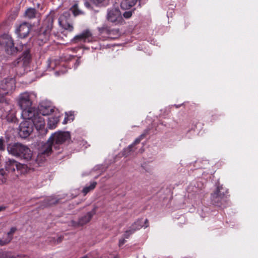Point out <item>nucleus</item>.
Instances as JSON below:
<instances>
[{
	"label": "nucleus",
	"instance_id": "f257e3e1",
	"mask_svg": "<svg viewBox=\"0 0 258 258\" xmlns=\"http://www.w3.org/2000/svg\"><path fill=\"white\" fill-rule=\"evenodd\" d=\"M28 167L14 159H9L4 164V168L0 169V180L5 183L8 179H14L27 172Z\"/></svg>",
	"mask_w": 258,
	"mask_h": 258
},
{
	"label": "nucleus",
	"instance_id": "f03ea898",
	"mask_svg": "<svg viewBox=\"0 0 258 258\" xmlns=\"http://www.w3.org/2000/svg\"><path fill=\"white\" fill-rule=\"evenodd\" d=\"M33 93L25 92L20 94L18 98V104L22 109L21 115L23 118L32 117L34 115V109L31 107Z\"/></svg>",
	"mask_w": 258,
	"mask_h": 258
},
{
	"label": "nucleus",
	"instance_id": "7ed1b4c3",
	"mask_svg": "<svg viewBox=\"0 0 258 258\" xmlns=\"http://www.w3.org/2000/svg\"><path fill=\"white\" fill-rule=\"evenodd\" d=\"M8 153L26 161H32L33 152L26 146L21 143L10 144L7 147Z\"/></svg>",
	"mask_w": 258,
	"mask_h": 258
},
{
	"label": "nucleus",
	"instance_id": "20e7f679",
	"mask_svg": "<svg viewBox=\"0 0 258 258\" xmlns=\"http://www.w3.org/2000/svg\"><path fill=\"white\" fill-rule=\"evenodd\" d=\"M15 80L13 78H7L0 82V103L6 101L5 96L12 93L15 88Z\"/></svg>",
	"mask_w": 258,
	"mask_h": 258
},
{
	"label": "nucleus",
	"instance_id": "39448f33",
	"mask_svg": "<svg viewBox=\"0 0 258 258\" xmlns=\"http://www.w3.org/2000/svg\"><path fill=\"white\" fill-rule=\"evenodd\" d=\"M53 22V17L52 15H48L44 21L43 32H41L38 36V40L39 45L45 43L50 36V31L52 28Z\"/></svg>",
	"mask_w": 258,
	"mask_h": 258
},
{
	"label": "nucleus",
	"instance_id": "423d86ee",
	"mask_svg": "<svg viewBox=\"0 0 258 258\" xmlns=\"http://www.w3.org/2000/svg\"><path fill=\"white\" fill-rule=\"evenodd\" d=\"M70 11H71L75 16L79 15L80 12L77 9V5H74L68 12H64L61 15L58 19V23L63 29L72 31L73 30V26L71 23L70 18L71 16Z\"/></svg>",
	"mask_w": 258,
	"mask_h": 258
},
{
	"label": "nucleus",
	"instance_id": "0eeeda50",
	"mask_svg": "<svg viewBox=\"0 0 258 258\" xmlns=\"http://www.w3.org/2000/svg\"><path fill=\"white\" fill-rule=\"evenodd\" d=\"M53 145V144L49 138L46 142L42 143L39 148L38 154L35 161L40 164L45 161L46 157L51 154Z\"/></svg>",
	"mask_w": 258,
	"mask_h": 258
},
{
	"label": "nucleus",
	"instance_id": "6e6552de",
	"mask_svg": "<svg viewBox=\"0 0 258 258\" xmlns=\"http://www.w3.org/2000/svg\"><path fill=\"white\" fill-rule=\"evenodd\" d=\"M228 190L223 186V185H217L216 190L211 195V201L213 204L221 206L223 202L226 198Z\"/></svg>",
	"mask_w": 258,
	"mask_h": 258
},
{
	"label": "nucleus",
	"instance_id": "1a4fd4ad",
	"mask_svg": "<svg viewBox=\"0 0 258 258\" xmlns=\"http://www.w3.org/2000/svg\"><path fill=\"white\" fill-rule=\"evenodd\" d=\"M33 130L32 122L29 119H25L19 125V134L21 137L26 138L30 135Z\"/></svg>",
	"mask_w": 258,
	"mask_h": 258
},
{
	"label": "nucleus",
	"instance_id": "9d476101",
	"mask_svg": "<svg viewBox=\"0 0 258 258\" xmlns=\"http://www.w3.org/2000/svg\"><path fill=\"white\" fill-rule=\"evenodd\" d=\"M43 116L35 109L34 110V115L32 117L24 119L30 120L32 122L33 126L34 125L37 130L40 131L44 128L45 124Z\"/></svg>",
	"mask_w": 258,
	"mask_h": 258
},
{
	"label": "nucleus",
	"instance_id": "9b49d317",
	"mask_svg": "<svg viewBox=\"0 0 258 258\" xmlns=\"http://www.w3.org/2000/svg\"><path fill=\"white\" fill-rule=\"evenodd\" d=\"M70 138V134L68 132H58L53 134L49 138L53 144L59 145L63 143Z\"/></svg>",
	"mask_w": 258,
	"mask_h": 258
},
{
	"label": "nucleus",
	"instance_id": "f8f14e48",
	"mask_svg": "<svg viewBox=\"0 0 258 258\" xmlns=\"http://www.w3.org/2000/svg\"><path fill=\"white\" fill-rule=\"evenodd\" d=\"M0 43L3 45L5 48V51L8 54H12L16 50V47H14L13 41L9 36H5L0 40Z\"/></svg>",
	"mask_w": 258,
	"mask_h": 258
},
{
	"label": "nucleus",
	"instance_id": "ddd939ff",
	"mask_svg": "<svg viewBox=\"0 0 258 258\" xmlns=\"http://www.w3.org/2000/svg\"><path fill=\"white\" fill-rule=\"evenodd\" d=\"M32 25L27 22H23L16 26L15 32L20 38H25L29 34Z\"/></svg>",
	"mask_w": 258,
	"mask_h": 258
},
{
	"label": "nucleus",
	"instance_id": "4468645a",
	"mask_svg": "<svg viewBox=\"0 0 258 258\" xmlns=\"http://www.w3.org/2000/svg\"><path fill=\"white\" fill-rule=\"evenodd\" d=\"M107 20L115 24L122 22V18L119 10L117 8H112L108 10Z\"/></svg>",
	"mask_w": 258,
	"mask_h": 258
},
{
	"label": "nucleus",
	"instance_id": "2eb2a0df",
	"mask_svg": "<svg viewBox=\"0 0 258 258\" xmlns=\"http://www.w3.org/2000/svg\"><path fill=\"white\" fill-rule=\"evenodd\" d=\"M95 213V211L94 210L87 212L86 214L81 216L78 221H73V225L75 226H80L86 224L91 220Z\"/></svg>",
	"mask_w": 258,
	"mask_h": 258
},
{
	"label": "nucleus",
	"instance_id": "dca6fc26",
	"mask_svg": "<svg viewBox=\"0 0 258 258\" xmlns=\"http://www.w3.org/2000/svg\"><path fill=\"white\" fill-rule=\"evenodd\" d=\"M92 40L93 38L91 32L89 30H86L76 36L72 40V42L76 43L80 42H90Z\"/></svg>",
	"mask_w": 258,
	"mask_h": 258
},
{
	"label": "nucleus",
	"instance_id": "f3484780",
	"mask_svg": "<svg viewBox=\"0 0 258 258\" xmlns=\"http://www.w3.org/2000/svg\"><path fill=\"white\" fill-rule=\"evenodd\" d=\"M39 113L42 115H48L53 111L52 106L45 102L40 103L38 107Z\"/></svg>",
	"mask_w": 258,
	"mask_h": 258
},
{
	"label": "nucleus",
	"instance_id": "a211bd4d",
	"mask_svg": "<svg viewBox=\"0 0 258 258\" xmlns=\"http://www.w3.org/2000/svg\"><path fill=\"white\" fill-rule=\"evenodd\" d=\"M16 227H12L10 231L7 233V239H5L4 238V239H1L0 244L1 245H4L9 243L12 240L13 238V235L16 231Z\"/></svg>",
	"mask_w": 258,
	"mask_h": 258
},
{
	"label": "nucleus",
	"instance_id": "6ab92c4d",
	"mask_svg": "<svg viewBox=\"0 0 258 258\" xmlns=\"http://www.w3.org/2000/svg\"><path fill=\"white\" fill-rule=\"evenodd\" d=\"M31 59V55L30 54V52L28 50L24 51L22 57L19 58V60L18 63H20L21 61H23L22 64L24 66H27L30 62Z\"/></svg>",
	"mask_w": 258,
	"mask_h": 258
},
{
	"label": "nucleus",
	"instance_id": "aec40b11",
	"mask_svg": "<svg viewBox=\"0 0 258 258\" xmlns=\"http://www.w3.org/2000/svg\"><path fill=\"white\" fill-rule=\"evenodd\" d=\"M138 0H123L120 6L123 9H128L134 6Z\"/></svg>",
	"mask_w": 258,
	"mask_h": 258
},
{
	"label": "nucleus",
	"instance_id": "412c9836",
	"mask_svg": "<svg viewBox=\"0 0 258 258\" xmlns=\"http://www.w3.org/2000/svg\"><path fill=\"white\" fill-rule=\"evenodd\" d=\"M37 14L38 13L35 9L30 8L26 10L24 16L26 18L31 19L36 17Z\"/></svg>",
	"mask_w": 258,
	"mask_h": 258
},
{
	"label": "nucleus",
	"instance_id": "4be33fe9",
	"mask_svg": "<svg viewBox=\"0 0 258 258\" xmlns=\"http://www.w3.org/2000/svg\"><path fill=\"white\" fill-rule=\"evenodd\" d=\"M59 119L57 117H50L48 120V127L50 129H53L56 127Z\"/></svg>",
	"mask_w": 258,
	"mask_h": 258
},
{
	"label": "nucleus",
	"instance_id": "5701e85b",
	"mask_svg": "<svg viewBox=\"0 0 258 258\" xmlns=\"http://www.w3.org/2000/svg\"><path fill=\"white\" fill-rule=\"evenodd\" d=\"M110 32L108 36H105V38L116 39L119 36V31L117 29H111L110 28Z\"/></svg>",
	"mask_w": 258,
	"mask_h": 258
},
{
	"label": "nucleus",
	"instance_id": "b1692460",
	"mask_svg": "<svg viewBox=\"0 0 258 258\" xmlns=\"http://www.w3.org/2000/svg\"><path fill=\"white\" fill-rule=\"evenodd\" d=\"M142 226V220H138L135 222L130 228L135 232L136 231L141 229Z\"/></svg>",
	"mask_w": 258,
	"mask_h": 258
},
{
	"label": "nucleus",
	"instance_id": "393cba45",
	"mask_svg": "<svg viewBox=\"0 0 258 258\" xmlns=\"http://www.w3.org/2000/svg\"><path fill=\"white\" fill-rule=\"evenodd\" d=\"M97 184V182L95 181H93L91 182L90 185L89 186H87L85 187L83 189V192L84 195H86L88 192H89L90 190H93Z\"/></svg>",
	"mask_w": 258,
	"mask_h": 258
},
{
	"label": "nucleus",
	"instance_id": "a878e982",
	"mask_svg": "<svg viewBox=\"0 0 258 258\" xmlns=\"http://www.w3.org/2000/svg\"><path fill=\"white\" fill-rule=\"evenodd\" d=\"M98 31L100 34L104 37L105 36H108V33L110 32V28L107 26H103L98 28Z\"/></svg>",
	"mask_w": 258,
	"mask_h": 258
},
{
	"label": "nucleus",
	"instance_id": "bb28decb",
	"mask_svg": "<svg viewBox=\"0 0 258 258\" xmlns=\"http://www.w3.org/2000/svg\"><path fill=\"white\" fill-rule=\"evenodd\" d=\"M135 150V148L133 145H130L128 147L125 148L122 151V155L125 157L129 156L132 152Z\"/></svg>",
	"mask_w": 258,
	"mask_h": 258
},
{
	"label": "nucleus",
	"instance_id": "cd10ccee",
	"mask_svg": "<svg viewBox=\"0 0 258 258\" xmlns=\"http://www.w3.org/2000/svg\"><path fill=\"white\" fill-rule=\"evenodd\" d=\"M57 202H58V201L56 199V198H55L54 197H50L47 198L45 200V205L46 206H51V205L56 204Z\"/></svg>",
	"mask_w": 258,
	"mask_h": 258
},
{
	"label": "nucleus",
	"instance_id": "c85d7f7f",
	"mask_svg": "<svg viewBox=\"0 0 258 258\" xmlns=\"http://www.w3.org/2000/svg\"><path fill=\"white\" fill-rule=\"evenodd\" d=\"M148 133V131H145L144 133H143L141 136H140V137L137 138L134 141V142L132 144L133 145V146L134 147L136 145L139 144L141 142V141L145 137Z\"/></svg>",
	"mask_w": 258,
	"mask_h": 258
},
{
	"label": "nucleus",
	"instance_id": "c756f323",
	"mask_svg": "<svg viewBox=\"0 0 258 258\" xmlns=\"http://www.w3.org/2000/svg\"><path fill=\"white\" fill-rule=\"evenodd\" d=\"M66 116L63 121V124L67 123L69 120L73 121L74 120V115L72 112H70L69 113H66Z\"/></svg>",
	"mask_w": 258,
	"mask_h": 258
},
{
	"label": "nucleus",
	"instance_id": "7c9ffc66",
	"mask_svg": "<svg viewBox=\"0 0 258 258\" xmlns=\"http://www.w3.org/2000/svg\"><path fill=\"white\" fill-rule=\"evenodd\" d=\"M7 119L9 122H13L15 121L16 119V115L15 112L14 111H12L11 113H10L7 116Z\"/></svg>",
	"mask_w": 258,
	"mask_h": 258
},
{
	"label": "nucleus",
	"instance_id": "2f4dec72",
	"mask_svg": "<svg viewBox=\"0 0 258 258\" xmlns=\"http://www.w3.org/2000/svg\"><path fill=\"white\" fill-rule=\"evenodd\" d=\"M134 230H132L130 228L128 230H126L123 234L124 238H128L131 235L134 233Z\"/></svg>",
	"mask_w": 258,
	"mask_h": 258
},
{
	"label": "nucleus",
	"instance_id": "473e14b6",
	"mask_svg": "<svg viewBox=\"0 0 258 258\" xmlns=\"http://www.w3.org/2000/svg\"><path fill=\"white\" fill-rule=\"evenodd\" d=\"M47 68L50 69H53L55 66V61L51 60H48Z\"/></svg>",
	"mask_w": 258,
	"mask_h": 258
},
{
	"label": "nucleus",
	"instance_id": "72a5a7b5",
	"mask_svg": "<svg viewBox=\"0 0 258 258\" xmlns=\"http://www.w3.org/2000/svg\"><path fill=\"white\" fill-rule=\"evenodd\" d=\"M132 15V13L131 12H125L123 13V16L125 18H129Z\"/></svg>",
	"mask_w": 258,
	"mask_h": 258
},
{
	"label": "nucleus",
	"instance_id": "f704fd0d",
	"mask_svg": "<svg viewBox=\"0 0 258 258\" xmlns=\"http://www.w3.org/2000/svg\"><path fill=\"white\" fill-rule=\"evenodd\" d=\"M125 238H124V237L123 236L122 238H121L119 241V246H121V245H122L125 242Z\"/></svg>",
	"mask_w": 258,
	"mask_h": 258
},
{
	"label": "nucleus",
	"instance_id": "c9c22d12",
	"mask_svg": "<svg viewBox=\"0 0 258 258\" xmlns=\"http://www.w3.org/2000/svg\"><path fill=\"white\" fill-rule=\"evenodd\" d=\"M4 150V141L2 139H0V150Z\"/></svg>",
	"mask_w": 258,
	"mask_h": 258
},
{
	"label": "nucleus",
	"instance_id": "e433bc0d",
	"mask_svg": "<svg viewBox=\"0 0 258 258\" xmlns=\"http://www.w3.org/2000/svg\"><path fill=\"white\" fill-rule=\"evenodd\" d=\"M105 0H94L95 2L97 4H101Z\"/></svg>",
	"mask_w": 258,
	"mask_h": 258
},
{
	"label": "nucleus",
	"instance_id": "4c0bfd02",
	"mask_svg": "<svg viewBox=\"0 0 258 258\" xmlns=\"http://www.w3.org/2000/svg\"><path fill=\"white\" fill-rule=\"evenodd\" d=\"M6 207L4 206H0V212L4 211L6 209Z\"/></svg>",
	"mask_w": 258,
	"mask_h": 258
},
{
	"label": "nucleus",
	"instance_id": "58836bf2",
	"mask_svg": "<svg viewBox=\"0 0 258 258\" xmlns=\"http://www.w3.org/2000/svg\"><path fill=\"white\" fill-rule=\"evenodd\" d=\"M80 61L79 60H77L75 63L76 67H77L80 64Z\"/></svg>",
	"mask_w": 258,
	"mask_h": 258
},
{
	"label": "nucleus",
	"instance_id": "ea45409f",
	"mask_svg": "<svg viewBox=\"0 0 258 258\" xmlns=\"http://www.w3.org/2000/svg\"><path fill=\"white\" fill-rule=\"evenodd\" d=\"M85 5L86 6V7H87V8H89V6H90V5L89 4L88 2H85Z\"/></svg>",
	"mask_w": 258,
	"mask_h": 258
},
{
	"label": "nucleus",
	"instance_id": "a19ab883",
	"mask_svg": "<svg viewBox=\"0 0 258 258\" xmlns=\"http://www.w3.org/2000/svg\"><path fill=\"white\" fill-rule=\"evenodd\" d=\"M4 238L5 239H7V234H6V235H5V236L3 237V238H2V239H4Z\"/></svg>",
	"mask_w": 258,
	"mask_h": 258
},
{
	"label": "nucleus",
	"instance_id": "79ce46f5",
	"mask_svg": "<svg viewBox=\"0 0 258 258\" xmlns=\"http://www.w3.org/2000/svg\"><path fill=\"white\" fill-rule=\"evenodd\" d=\"M7 258H16V257H14V256H10V257H7Z\"/></svg>",
	"mask_w": 258,
	"mask_h": 258
},
{
	"label": "nucleus",
	"instance_id": "37998d69",
	"mask_svg": "<svg viewBox=\"0 0 258 258\" xmlns=\"http://www.w3.org/2000/svg\"><path fill=\"white\" fill-rule=\"evenodd\" d=\"M2 159H1V156L0 155V164L1 163Z\"/></svg>",
	"mask_w": 258,
	"mask_h": 258
},
{
	"label": "nucleus",
	"instance_id": "c03bdc74",
	"mask_svg": "<svg viewBox=\"0 0 258 258\" xmlns=\"http://www.w3.org/2000/svg\"><path fill=\"white\" fill-rule=\"evenodd\" d=\"M58 72H56V73H55V75H58Z\"/></svg>",
	"mask_w": 258,
	"mask_h": 258
},
{
	"label": "nucleus",
	"instance_id": "a18cd8bd",
	"mask_svg": "<svg viewBox=\"0 0 258 258\" xmlns=\"http://www.w3.org/2000/svg\"><path fill=\"white\" fill-rule=\"evenodd\" d=\"M148 222V220H147V219H146V220H145V222L146 223V222Z\"/></svg>",
	"mask_w": 258,
	"mask_h": 258
}]
</instances>
